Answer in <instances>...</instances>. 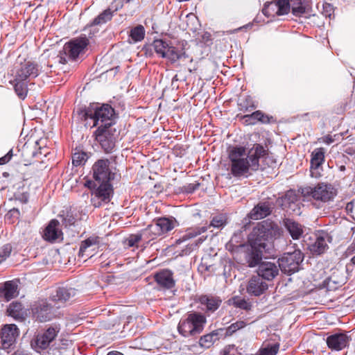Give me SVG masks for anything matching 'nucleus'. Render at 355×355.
Wrapping results in <instances>:
<instances>
[{"mask_svg":"<svg viewBox=\"0 0 355 355\" xmlns=\"http://www.w3.org/2000/svg\"><path fill=\"white\" fill-rule=\"evenodd\" d=\"M282 229L275 223L266 220L258 223L249 235V241L253 250L249 260V266L254 267L261 262L263 253H269L271 241L279 238Z\"/></svg>","mask_w":355,"mask_h":355,"instance_id":"f257e3e1","label":"nucleus"},{"mask_svg":"<svg viewBox=\"0 0 355 355\" xmlns=\"http://www.w3.org/2000/svg\"><path fill=\"white\" fill-rule=\"evenodd\" d=\"M114 114V109L107 104L102 106L90 105L85 109L77 110L78 117L80 120L87 121L89 119L93 121V127L102 126L103 128H107V126L112 127Z\"/></svg>","mask_w":355,"mask_h":355,"instance_id":"f03ea898","label":"nucleus"},{"mask_svg":"<svg viewBox=\"0 0 355 355\" xmlns=\"http://www.w3.org/2000/svg\"><path fill=\"white\" fill-rule=\"evenodd\" d=\"M206 321L204 315L196 312L189 313L180 321L178 331L184 337L194 336L202 331Z\"/></svg>","mask_w":355,"mask_h":355,"instance_id":"7ed1b4c3","label":"nucleus"},{"mask_svg":"<svg viewBox=\"0 0 355 355\" xmlns=\"http://www.w3.org/2000/svg\"><path fill=\"white\" fill-rule=\"evenodd\" d=\"M245 156V150L243 147L234 148L229 157L232 162L231 171L234 176L246 175L251 169V162Z\"/></svg>","mask_w":355,"mask_h":355,"instance_id":"20e7f679","label":"nucleus"},{"mask_svg":"<svg viewBox=\"0 0 355 355\" xmlns=\"http://www.w3.org/2000/svg\"><path fill=\"white\" fill-rule=\"evenodd\" d=\"M88 44V39L85 37H78L66 43L58 55V62L65 64L68 59H76Z\"/></svg>","mask_w":355,"mask_h":355,"instance_id":"39448f33","label":"nucleus"},{"mask_svg":"<svg viewBox=\"0 0 355 355\" xmlns=\"http://www.w3.org/2000/svg\"><path fill=\"white\" fill-rule=\"evenodd\" d=\"M302 194L316 201L327 202L331 200L336 196V191L331 184L319 183L316 186L302 189Z\"/></svg>","mask_w":355,"mask_h":355,"instance_id":"423d86ee","label":"nucleus"},{"mask_svg":"<svg viewBox=\"0 0 355 355\" xmlns=\"http://www.w3.org/2000/svg\"><path fill=\"white\" fill-rule=\"evenodd\" d=\"M302 260L303 256L300 250L285 253L278 259L279 268L284 273L291 275L298 271Z\"/></svg>","mask_w":355,"mask_h":355,"instance_id":"0eeeda50","label":"nucleus"},{"mask_svg":"<svg viewBox=\"0 0 355 355\" xmlns=\"http://www.w3.org/2000/svg\"><path fill=\"white\" fill-rule=\"evenodd\" d=\"M56 304L51 302V300H42L37 302L33 307V317L40 322H46L52 320L55 316Z\"/></svg>","mask_w":355,"mask_h":355,"instance_id":"6e6552de","label":"nucleus"},{"mask_svg":"<svg viewBox=\"0 0 355 355\" xmlns=\"http://www.w3.org/2000/svg\"><path fill=\"white\" fill-rule=\"evenodd\" d=\"M95 135L96 141L105 152L107 153H111L115 146L116 130L109 126H107V128L98 126L95 132Z\"/></svg>","mask_w":355,"mask_h":355,"instance_id":"1a4fd4ad","label":"nucleus"},{"mask_svg":"<svg viewBox=\"0 0 355 355\" xmlns=\"http://www.w3.org/2000/svg\"><path fill=\"white\" fill-rule=\"evenodd\" d=\"M176 220L168 218H159L144 230V235L150 234L153 240L157 236L166 233L175 227Z\"/></svg>","mask_w":355,"mask_h":355,"instance_id":"9d476101","label":"nucleus"},{"mask_svg":"<svg viewBox=\"0 0 355 355\" xmlns=\"http://www.w3.org/2000/svg\"><path fill=\"white\" fill-rule=\"evenodd\" d=\"M12 75L18 80H26L28 78H34L39 75L38 65L31 61L25 62L16 66L12 70Z\"/></svg>","mask_w":355,"mask_h":355,"instance_id":"9b49d317","label":"nucleus"},{"mask_svg":"<svg viewBox=\"0 0 355 355\" xmlns=\"http://www.w3.org/2000/svg\"><path fill=\"white\" fill-rule=\"evenodd\" d=\"M93 176L98 182H109L114 174H112L109 168L107 159H99L95 162L92 167Z\"/></svg>","mask_w":355,"mask_h":355,"instance_id":"f8f14e48","label":"nucleus"},{"mask_svg":"<svg viewBox=\"0 0 355 355\" xmlns=\"http://www.w3.org/2000/svg\"><path fill=\"white\" fill-rule=\"evenodd\" d=\"M290 10L288 0H274L272 2L265 4L263 8V13L267 16L274 15H282L287 14Z\"/></svg>","mask_w":355,"mask_h":355,"instance_id":"ddd939ff","label":"nucleus"},{"mask_svg":"<svg viewBox=\"0 0 355 355\" xmlns=\"http://www.w3.org/2000/svg\"><path fill=\"white\" fill-rule=\"evenodd\" d=\"M101 242V238L97 236H92L83 241L80 246L78 256L92 257L99 248Z\"/></svg>","mask_w":355,"mask_h":355,"instance_id":"4468645a","label":"nucleus"},{"mask_svg":"<svg viewBox=\"0 0 355 355\" xmlns=\"http://www.w3.org/2000/svg\"><path fill=\"white\" fill-rule=\"evenodd\" d=\"M60 330L59 325H54L49 327L44 333L38 334L35 340L37 347L42 349H46L55 340Z\"/></svg>","mask_w":355,"mask_h":355,"instance_id":"2eb2a0df","label":"nucleus"},{"mask_svg":"<svg viewBox=\"0 0 355 355\" xmlns=\"http://www.w3.org/2000/svg\"><path fill=\"white\" fill-rule=\"evenodd\" d=\"M324 160V149L317 148L311 154V175L313 178H318L322 175V164Z\"/></svg>","mask_w":355,"mask_h":355,"instance_id":"dca6fc26","label":"nucleus"},{"mask_svg":"<svg viewBox=\"0 0 355 355\" xmlns=\"http://www.w3.org/2000/svg\"><path fill=\"white\" fill-rule=\"evenodd\" d=\"M279 273V268L277 265L270 261H262L257 268V274L262 279L272 280Z\"/></svg>","mask_w":355,"mask_h":355,"instance_id":"f3484780","label":"nucleus"},{"mask_svg":"<svg viewBox=\"0 0 355 355\" xmlns=\"http://www.w3.org/2000/svg\"><path fill=\"white\" fill-rule=\"evenodd\" d=\"M251 162V170L255 171L259 167V159L263 158L266 160L269 158L267 150L260 144H254L249 150L248 156Z\"/></svg>","mask_w":355,"mask_h":355,"instance_id":"a211bd4d","label":"nucleus"},{"mask_svg":"<svg viewBox=\"0 0 355 355\" xmlns=\"http://www.w3.org/2000/svg\"><path fill=\"white\" fill-rule=\"evenodd\" d=\"M75 294L73 288H67L64 287L58 288L55 294L50 298L51 302L56 304V308L60 309L64 303L68 301Z\"/></svg>","mask_w":355,"mask_h":355,"instance_id":"6ab92c4d","label":"nucleus"},{"mask_svg":"<svg viewBox=\"0 0 355 355\" xmlns=\"http://www.w3.org/2000/svg\"><path fill=\"white\" fill-rule=\"evenodd\" d=\"M1 338L5 347L10 346L19 335V331L15 324H6L1 331Z\"/></svg>","mask_w":355,"mask_h":355,"instance_id":"aec40b11","label":"nucleus"},{"mask_svg":"<svg viewBox=\"0 0 355 355\" xmlns=\"http://www.w3.org/2000/svg\"><path fill=\"white\" fill-rule=\"evenodd\" d=\"M155 279L159 288L162 289H171L175 284L173 272L168 270H163L156 273Z\"/></svg>","mask_w":355,"mask_h":355,"instance_id":"412c9836","label":"nucleus"},{"mask_svg":"<svg viewBox=\"0 0 355 355\" xmlns=\"http://www.w3.org/2000/svg\"><path fill=\"white\" fill-rule=\"evenodd\" d=\"M17 279L7 281L0 286V297L7 301L17 297L19 294Z\"/></svg>","mask_w":355,"mask_h":355,"instance_id":"4be33fe9","label":"nucleus"},{"mask_svg":"<svg viewBox=\"0 0 355 355\" xmlns=\"http://www.w3.org/2000/svg\"><path fill=\"white\" fill-rule=\"evenodd\" d=\"M349 337L345 334H336L327 338V344L334 350H341L349 344Z\"/></svg>","mask_w":355,"mask_h":355,"instance_id":"5701e85b","label":"nucleus"},{"mask_svg":"<svg viewBox=\"0 0 355 355\" xmlns=\"http://www.w3.org/2000/svg\"><path fill=\"white\" fill-rule=\"evenodd\" d=\"M268 288V284L259 275L253 276L249 281L247 291L255 296L261 295Z\"/></svg>","mask_w":355,"mask_h":355,"instance_id":"b1692460","label":"nucleus"},{"mask_svg":"<svg viewBox=\"0 0 355 355\" xmlns=\"http://www.w3.org/2000/svg\"><path fill=\"white\" fill-rule=\"evenodd\" d=\"M59 225L58 220L55 219L51 220L44 230L43 238L51 242H53L59 239L62 235V232L59 229Z\"/></svg>","mask_w":355,"mask_h":355,"instance_id":"393cba45","label":"nucleus"},{"mask_svg":"<svg viewBox=\"0 0 355 355\" xmlns=\"http://www.w3.org/2000/svg\"><path fill=\"white\" fill-rule=\"evenodd\" d=\"M271 207L268 202H260L248 214V217L253 220H259L270 215Z\"/></svg>","mask_w":355,"mask_h":355,"instance_id":"a878e982","label":"nucleus"},{"mask_svg":"<svg viewBox=\"0 0 355 355\" xmlns=\"http://www.w3.org/2000/svg\"><path fill=\"white\" fill-rule=\"evenodd\" d=\"M283 225L289 232L293 239H299L303 234V227L299 223L291 218H285Z\"/></svg>","mask_w":355,"mask_h":355,"instance_id":"bb28decb","label":"nucleus"},{"mask_svg":"<svg viewBox=\"0 0 355 355\" xmlns=\"http://www.w3.org/2000/svg\"><path fill=\"white\" fill-rule=\"evenodd\" d=\"M327 234H322L316 236L315 240L309 245V250L313 254H321L328 248L327 243Z\"/></svg>","mask_w":355,"mask_h":355,"instance_id":"cd10ccee","label":"nucleus"},{"mask_svg":"<svg viewBox=\"0 0 355 355\" xmlns=\"http://www.w3.org/2000/svg\"><path fill=\"white\" fill-rule=\"evenodd\" d=\"M199 302L206 307L207 311L214 312L220 306L222 300L217 296L204 295L199 297Z\"/></svg>","mask_w":355,"mask_h":355,"instance_id":"c85d7f7f","label":"nucleus"},{"mask_svg":"<svg viewBox=\"0 0 355 355\" xmlns=\"http://www.w3.org/2000/svg\"><path fill=\"white\" fill-rule=\"evenodd\" d=\"M242 119L245 125H254L257 121H260L262 123H268L270 122L269 116L264 114L260 110L255 111L251 114L244 115Z\"/></svg>","mask_w":355,"mask_h":355,"instance_id":"c756f323","label":"nucleus"},{"mask_svg":"<svg viewBox=\"0 0 355 355\" xmlns=\"http://www.w3.org/2000/svg\"><path fill=\"white\" fill-rule=\"evenodd\" d=\"M290 7H292V12L295 16H301L303 14L308 13L309 6L305 2V0H288Z\"/></svg>","mask_w":355,"mask_h":355,"instance_id":"7c9ffc66","label":"nucleus"},{"mask_svg":"<svg viewBox=\"0 0 355 355\" xmlns=\"http://www.w3.org/2000/svg\"><path fill=\"white\" fill-rule=\"evenodd\" d=\"M100 185L95 191V196L103 201H109L112 188L109 182H99Z\"/></svg>","mask_w":355,"mask_h":355,"instance_id":"2f4dec72","label":"nucleus"},{"mask_svg":"<svg viewBox=\"0 0 355 355\" xmlns=\"http://www.w3.org/2000/svg\"><path fill=\"white\" fill-rule=\"evenodd\" d=\"M118 9L119 7L116 6L114 11H112L110 8L105 10L93 20L92 26L101 25L111 20L113 12Z\"/></svg>","mask_w":355,"mask_h":355,"instance_id":"473e14b6","label":"nucleus"},{"mask_svg":"<svg viewBox=\"0 0 355 355\" xmlns=\"http://www.w3.org/2000/svg\"><path fill=\"white\" fill-rule=\"evenodd\" d=\"M7 312L8 315L12 316L15 319L21 318L24 315L23 306L19 302H12L9 305Z\"/></svg>","mask_w":355,"mask_h":355,"instance_id":"72a5a7b5","label":"nucleus"},{"mask_svg":"<svg viewBox=\"0 0 355 355\" xmlns=\"http://www.w3.org/2000/svg\"><path fill=\"white\" fill-rule=\"evenodd\" d=\"M146 239L148 240H153L151 238V235L147 234L144 235V230L141 231L140 234H131L128 237L125 241V243L128 247H133L137 245V243L143 239Z\"/></svg>","mask_w":355,"mask_h":355,"instance_id":"f704fd0d","label":"nucleus"},{"mask_svg":"<svg viewBox=\"0 0 355 355\" xmlns=\"http://www.w3.org/2000/svg\"><path fill=\"white\" fill-rule=\"evenodd\" d=\"M89 158L86 152L76 148L72 155V163L74 166H80L85 163Z\"/></svg>","mask_w":355,"mask_h":355,"instance_id":"c9c22d12","label":"nucleus"},{"mask_svg":"<svg viewBox=\"0 0 355 355\" xmlns=\"http://www.w3.org/2000/svg\"><path fill=\"white\" fill-rule=\"evenodd\" d=\"M26 80H16V77H14L12 80L15 92L17 96L21 98H24L27 94V85L25 83Z\"/></svg>","mask_w":355,"mask_h":355,"instance_id":"e433bc0d","label":"nucleus"},{"mask_svg":"<svg viewBox=\"0 0 355 355\" xmlns=\"http://www.w3.org/2000/svg\"><path fill=\"white\" fill-rule=\"evenodd\" d=\"M182 57H188L184 52L180 53L173 46H168L167 51L163 58H168L171 62H175L181 59Z\"/></svg>","mask_w":355,"mask_h":355,"instance_id":"4c0bfd02","label":"nucleus"},{"mask_svg":"<svg viewBox=\"0 0 355 355\" xmlns=\"http://www.w3.org/2000/svg\"><path fill=\"white\" fill-rule=\"evenodd\" d=\"M218 340V334L212 332L200 337L199 345L205 348L210 347Z\"/></svg>","mask_w":355,"mask_h":355,"instance_id":"58836bf2","label":"nucleus"},{"mask_svg":"<svg viewBox=\"0 0 355 355\" xmlns=\"http://www.w3.org/2000/svg\"><path fill=\"white\" fill-rule=\"evenodd\" d=\"M130 37L135 42L141 41L145 36V29L143 26L138 25L130 31Z\"/></svg>","mask_w":355,"mask_h":355,"instance_id":"ea45409f","label":"nucleus"},{"mask_svg":"<svg viewBox=\"0 0 355 355\" xmlns=\"http://www.w3.org/2000/svg\"><path fill=\"white\" fill-rule=\"evenodd\" d=\"M153 46L155 52L160 54L162 58L169 46L168 44L163 40H155L153 43Z\"/></svg>","mask_w":355,"mask_h":355,"instance_id":"a19ab883","label":"nucleus"},{"mask_svg":"<svg viewBox=\"0 0 355 355\" xmlns=\"http://www.w3.org/2000/svg\"><path fill=\"white\" fill-rule=\"evenodd\" d=\"M207 226L196 227L194 228L189 229L186 232L185 234L183 236V239L187 240L194 238L198 235H200V234L207 232Z\"/></svg>","mask_w":355,"mask_h":355,"instance_id":"79ce46f5","label":"nucleus"},{"mask_svg":"<svg viewBox=\"0 0 355 355\" xmlns=\"http://www.w3.org/2000/svg\"><path fill=\"white\" fill-rule=\"evenodd\" d=\"M227 223V217L225 215H218L214 216L210 222V224L208 227H213L216 228H222Z\"/></svg>","mask_w":355,"mask_h":355,"instance_id":"37998d69","label":"nucleus"},{"mask_svg":"<svg viewBox=\"0 0 355 355\" xmlns=\"http://www.w3.org/2000/svg\"><path fill=\"white\" fill-rule=\"evenodd\" d=\"M230 302H231L234 306L241 309L250 310L251 308V304L248 301L239 297L232 298Z\"/></svg>","mask_w":355,"mask_h":355,"instance_id":"c03bdc74","label":"nucleus"},{"mask_svg":"<svg viewBox=\"0 0 355 355\" xmlns=\"http://www.w3.org/2000/svg\"><path fill=\"white\" fill-rule=\"evenodd\" d=\"M246 326V323L243 320L236 321L229 326L226 330V334L228 336L232 335L236 331L244 328Z\"/></svg>","mask_w":355,"mask_h":355,"instance_id":"a18cd8bd","label":"nucleus"},{"mask_svg":"<svg viewBox=\"0 0 355 355\" xmlns=\"http://www.w3.org/2000/svg\"><path fill=\"white\" fill-rule=\"evenodd\" d=\"M12 250L10 244H6L0 248V263L10 255Z\"/></svg>","mask_w":355,"mask_h":355,"instance_id":"49530a36","label":"nucleus"},{"mask_svg":"<svg viewBox=\"0 0 355 355\" xmlns=\"http://www.w3.org/2000/svg\"><path fill=\"white\" fill-rule=\"evenodd\" d=\"M278 349L279 345L275 344L270 347L261 349L257 355H276Z\"/></svg>","mask_w":355,"mask_h":355,"instance_id":"de8ad7c7","label":"nucleus"},{"mask_svg":"<svg viewBox=\"0 0 355 355\" xmlns=\"http://www.w3.org/2000/svg\"><path fill=\"white\" fill-rule=\"evenodd\" d=\"M15 199L23 204H26L28 201V195L26 193H19L15 195Z\"/></svg>","mask_w":355,"mask_h":355,"instance_id":"09e8293b","label":"nucleus"},{"mask_svg":"<svg viewBox=\"0 0 355 355\" xmlns=\"http://www.w3.org/2000/svg\"><path fill=\"white\" fill-rule=\"evenodd\" d=\"M12 157V150H10L5 156L0 158V165L8 162Z\"/></svg>","mask_w":355,"mask_h":355,"instance_id":"8fccbe9b","label":"nucleus"},{"mask_svg":"<svg viewBox=\"0 0 355 355\" xmlns=\"http://www.w3.org/2000/svg\"><path fill=\"white\" fill-rule=\"evenodd\" d=\"M332 12H333V6L329 3L326 4V6L324 7V15L326 16H328L329 17H330Z\"/></svg>","mask_w":355,"mask_h":355,"instance_id":"3c124183","label":"nucleus"},{"mask_svg":"<svg viewBox=\"0 0 355 355\" xmlns=\"http://www.w3.org/2000/svg\"><path fill=\"white\" fill-rule=\"evenodd\" d=\"M199 187V184H189L185 186V190L187 192L191 193L198 189Z\"/></svg>","mask_w":355,"mask_h":355,"instance_id":"603ef678","label":"nucleus"},{"mask_svg":"<svg viewBox=\"0 0 355 355\" xmlns=\"http://www.w3.org/2000/svg\"><path fill=\"white\" fill-rule=\"evenodd\" d=\"M286 198H288L291 202L296 200L297 196L293 191H288L286 194Z\"/></svg>","mask_w":355,"mask_h":355,"instance_id":"864d4df0","label":"nucleus"},{"mask_svg":"<svg viewBox=\"0 0 355 355\" xmlns=\"http://www.w3.org/2000/svg\"><path fill=\"white\" fill-rule=\"evenodd\" d=\"M323 140H324V142H325L327 144H330L334 141V139L331 138V137H330L329 135L324 137Z\"/></svg>","mask_w":355,"mask_h":355,"instance_id":"5fc2aeb1","label":"nucleus"},{"mask_svg":"<svg viewBox=\"0 0 355 355\" xmlns=\"http://www.w3.org/2000/svg\"><path fill=\"white\" fill-rule=\"evenodd\" d=\"M9 214H11V215H14V214L19 215V210L17 209H11L9 211Z\"/></svg>","mask_w":355,"mask_h":355,"instance_id":"6e6d98bb","label":"nucleus"},{"mask_svg":"<svg viewBox=\"0 0 355 355\" xmlns=\"http://www.w3.org/2000/svg\"><path fill=\"white\" fill-rule=\"evenodd\" d=\"M206 239L207 236H201L198 239L196 244L198 245L200 243H202Z\"/></svg>","mask_w":355,"mask_h":355,"instance_id":"4d7b16f0","label":"nucleus"},{"mask_svg":"<svg viewBox=\"0 0 355 355\" xmlns=\"http://www.w3.org/2000/svg\"><path fill=\"white\" fill-rule=\"evenodd\" d=\"M12 355H27V354H26L23 351L18 350V351L15 352L14 354H12Z\"/></svg>","mask_w":355,"mask_h":355,"instance_id":"13d9d810","label":"nucleus"},{"mask_svg":"<svg viewBox=\"0 0 355 355\" xmlns=\"http://www.w3.org/2000/svg\"><path fill=\"white\" fill-rule=\"evenodd\" d=\"M107 355H123V354L119 352H110Z\"/></svg>","mask_w":355,"mask_h":355,"instance_id":"bf43d9fd","label":"nucleus"},{"mask_svg":"<svg viewBox=\"0 0 355 355\" xmlns=\"http://www.w3.org/2000/svg\"><path fill=\"white\" fill-rule=\"evenodd\" d=\"M352 263L355 265V255L351 259Z\"/></svg>","mask_w":355,"mask_h":355,"instance_id":"052dcab7","label":"nucleus"},{"mask_svg":"<svg viewBox=\"0 0 355 355\" xmlns=\"http://www.w3.org/2000/svg\"><path fill=\"white\" fill-rule=\"evenodd\" d=\"M340 168L341 171H344L345 167L344 166H341Z\"/></svg>","mask_w":355,"mask_h":355,"instance_id":"680f3d73","label":"nucleus"},{"mask_svg":"<svg viewBox=\"0 0 355 355\" xmlns=\"http://www.w3.org/2000/svg\"><path fill=\"white\" fill-rule=\"evenodd\" d=\"M129 1H130V0H126V3H128V2H129Z\"/></svg>","mask_w":355,"mask_h":355,"instance_id":"e2e57ef3","label":"nucleus"}]
</instances>
